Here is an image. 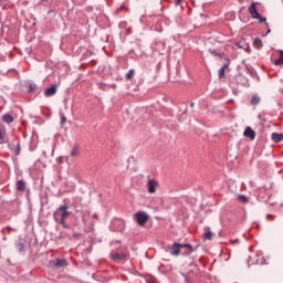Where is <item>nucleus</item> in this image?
<instances>
[{
	"mask_svg": "<svg viewBox=\"0 0 283 283\" xmlns=\"http://www.w3.org/2000/svg\"><path fill=\"white\" fill-rule=\"evenodd\" d=\"M70 207L67 205L60 206L53 213L54 220L57 224H62L64 229H67V223L65 219L69 216H72V212L69 211Z\"/></svg>",
	"mask_w": 283,
	"mask_h": 283,
	"instance_id": "f257e3e1",
	"label": "nucleus"
},
{
	"mask_svg": "<svg viewBox=\"0 0 283 283\" xmlns=\"http://www.w3.org/2000/svg\"><path fill=\"white\" fill-rule=\"evenodd\" d=\"M171 251L170 253L172 255H175L176 258H178V255H180V249H186V253L189 255L190 253H193V251H196V249H198V245H196L195 248L189 244V243H174L171 247H170Z\"/></svg>",
	"mask_w": 283,
	"mask_h": 283,
	"instance_id": "f03ea898",
	"label": "nucleus"
},
{
	"mask_svg": "<svg viewBox=\"0 0 283 283\" xmlns=\"http://www.w3.org/2000/svg\"><path fill=\"white\" fill-rule=\"evenodd\" d=\"M81 218L84 224V231H86V233H92V231H94V219H92L90 210H83Z\"/></svg>",
	"mask_w": 283,
	"mask_h": 283,
	"instance_id": "7ed1b4c3",
	"label": "nucleus"
},
{
	"mask_svg": "<svg viewBox=\"0 0 283 283\" xmlns=\"http://www.w3.org/2000/svg\"><path fill=\"white\" fill-rule=\"evenodd\" d=\"M256 6H260V3L252 2V4L248 9V12H250L252 19H258L260 23H265L266 28H269V23H266V18H263L262 15H260V13L258 12Z\"/></svg>",
	"mask_w": 283,
	"mask_h": 283,
	"instance_id": "20e7f679",
	"label": "nucleus"
},
{
	"mask_svg": "<svg viewBox=\"0 0 283 283\" xmlns=\"http://www.w3.org/2000/svg\"><path fill=\"white\" fill-rule=\"evenodd\" d=\"M134 220L139 227H145L149 221V214H147L145 211H137L134 214Z\"/></svg>",
	"mask_w": 283,
	"mask_h": 283,
	"instance_id": "39448f33",
	"label": "nucleus"
},
{
	"mask_svg": "<svg viewBox=\"0 0 283 283\" xmlns=\"http://www.w3.org/2000/svg\"><path fill=\"white\" fill-rule=\"evenodd\" d=\"M51 265L55 269H61L63 266H67V260L65 259H56L55 261H51Z\"/></svg>",
	"mask_w": 283,
	"mask_h": 283,
	"instance_id": "423d86ee",
	"label": "nucleus"
},
{
	"mask_svg": "<svg viewBox=\"0 0 283 283\" xmlns=\"http://www.w3.org/2000/svg\"><path fill=\"white\" fill-rule=\"evenodd\" d=\"M158 187V182L156 179L148 180V193H156V189Z\"/></svg>",
	"mask_w": 283,
	"mask_h": 283,
	"instance_id": "0eeeda50",
	"label": "nucleus"
},
{
	"mask_svg": "<svg viewBox=\"0 0 283 283\" xmlns=\"http://www.w3.org/2000/svg\"><path fill=\"white\" fill-rule=\"evenodd\" d=\"M243 136H245L247 138H251V140H255V130L251 127H247L243 133Z\"/></svg>",
	"mask_w": 283,
	"mask_h": 283,
	"instance_id": "6e6552de",
	"label": "nucleus"
},
{
	"mask_svg": "<svg viewBox=\"0 0 283 283\" xmlns=\"http://www.w3.org/2000/svg\"><path fill=\"white\" fill-rule=\"evenodd\" d=\"M239 50H249V44L247 43V39L242 38L239 42L235 43Z\"/></svg>",
	"mask_w": 283,
	"mask_h": 283,
	"instance_id": "1a4fd4ad",
	"label": "nucleus"
},
{
	"mask_svg": "<svg viewBox=\"0 0 283 283\" xmlns=\"http://www.w3.org/2000/svg\"><path fill=\"white\" fill-rule=\"evenodd\" d=\"M271 138L274 143H282L283 134L282 133H272Z\"/></svg>",
	"mask_w": 283,
	"mask_h": 283,
	"instance_id": "9d476101",
	"label": "nucleus"
},
{
	"mask_svg": "<svg viewBox=\"0 0 283 283\" xmlns=\"http://www.w3.org/2000/svg\"><path fill=\"white\" fill-rule=\"evenodd\" d=\"M54 94H56V85H53L51 87H48L44 92V96H54Z\"/></svg>",
	"mask_w": 283,
	"mask_h": 283,
	"instance_id": "9b49d317",
	"label": "nucleus"
},
{
	"mask_svg": "<svg viewBox=\"0 0 283 283\" xmlns=\"http://www.w3.org/2000/svg\"><path fill=\"white\" fill-rule=\"evenodd\" d=\"M209 229V227L203 229V231H206L202 235L203 240H211V238H213V232H211Z\"/></svg>",
	"mask_w": 283,
	"mask_h": 283,
	"instance_id": "f8f14e48",
	"label": "nucleus"
},
{
	"mask_svg": "<svg viewBox=\"0 0 283 283\" xmlns=\"http://www.w3.org/2000/svg\"><path fill=\"white\" fill-rule=\"evenodd\" d=\"M3 123H7V125H10L11 123H14V117L10 114H6L2 116Z\"/></svg>",
	"mask_w": 283,
	"mask_h": 283,
	"instance_id": "ddd939ff",
	"label": "nucleus"
},
{
	"mask_svg": "<svg viewBox=\"0 0 283 283\" xmlns=\"http://www.w3.org/2000/svg\"><path fill=\"white\" fill-rule=\"evenodd\" d=\"M125 258H127V254L123 252H117L112 255L113 260H125Z\"/></svg>",
	"mask_w": 283,
	"mask_h": 283,
	"instance_id": "4468645a",
	"label": "nucleus"
},
{
	"mask_svg": "<svg viewBox=\"0 0 283 283\" xmlns=\"http://www.w3.org/2000/svg\"><path fill=\"white\" fill-rule=\"evenodd\" d=\"M262 39L260 38H255L254 41H253V46L256 49V50H262Z\"/></svg>",
	"mask_w": 283,
	"mask_h": 283,
	"instance_id": "2eb2a0df",
	"label": "nucleus"
},
{
	"mask_svg": "<svg viewBox=\"0 0 283 283\" xmlns=\"http://www.w3.org/2000/svg\"><path fill=\"white\" fill-rule=\"evenodd\" d=\"M229 70V64H223V66L219 70V78H224V72Z\"/></svg>",
	"mask_w": 283,
	"mask_h": 283,
	"instance_id": "dca6fc26",
	"label": "nucleus"
},
{
	"mask_svg": "<svg viewBox=\"0 0 283 283\" xmlns=\"http://www.w3.org/2000/svg\"><path fill=\"white\" fill-rule=\"evenodd\" d=\"M17 188H18V191H25V181L18 180L17 181Z\"/></svg>",
	"mask_w": 283,
	"mask_h": 283,
	"instance_id": "f3484780",
	"label": "nucleus"
},
{
	"mask_svg": "<svg viewBox=\"0 0 283 283\" xmlns=\"http://www.w3.org/2000/svg\"><path fill=\"white\" fill-rule=\"evenodd\" d=\"M4 136H6V127L0 126V145H3Z\"/></svg>",
	"mask_w": 283,
	"mask_h": 283,
	"instance_id": "a211bd4d",
	"label": "nucleus"
},
{
	"mask_svg": "<svg viewBox=\"0 0 283 283\" xmlns=\"http://www.w3.org/2000/svg\"><path fill=\"white\" fill-rule=\"evenodd\" d=\"M238 201L243 202V205H247V202H249V197L244 196V195H239L238 196Z\"/></svg>",
	"mask_w": 283,
	"mask_h": 283,
	"instance_id": "6ab92c4d",
	"label": "nucleus"
},
{
	"mask_svg": "<svg viewBox=\"0 0 283 283\" xmlns=\"http://www.w3.org/2000/svg\"><path fill=\"white\" fill-rule=\"evenodd\" d=\"M274 65H283V51H280V59L274 61Z\"/></svg>",
	"mask_w": 283,
	"mask_h": 283,
	"instance_id": "aec40b11",
	"label": "nucleus"
},
{
	"mask_svg": "<svg viewBox=\"0 0 283 283\" xmlns=\"http://www.w3.org/2000/svg\"><path fill=\"white\" fill-rule=\"evenodd\" d=\"M260 103V96L254 95L251 99V105H259Z\"/></svg>",
	"mask_w": 283,
	"mask_h": 283,
	"instance_id": "412c9836",
	"label": "nucleus"
},
{
	"mask_svg": "<svg viewBox=\"0 0 283 283\" xmlns=\"http://www.w3.org/2000/svg\"><path fill=\"white\" fill-rule=\"evenodd\" d=\"M77 155H78V146H74L73 149L71 150V156L74 158Z\"/></svg>",
	"mask_w": 283,
	"mask_h": 283,
	"instance_id": "4be33fe9",
	"label": "nucleus"
},
{
	"mask_svg": "<svg viewBox=\"0 0 283 283\" xmlns=\"http://www.w3.org/2000/svg\"><path fill=\"white\" fill-rule=\"evenodd\" d=\"M134 76V70H129L128 73L126 74V78H132Z\"/></svg>",
	"mask_w": 283,
	"mask_h": 283,
	"instance_id": "5701e85b",
	"label": "nucleus"
},
{
	"mask_svg": "<svg viewBox=\"0 0 283 283\" xmlns=\"http://www.w3.org/2000/svg\"><path fill=\"white\" fill-rule=\"evenodd\" d=\"M65 123H67V118L65 117V115L61 116V125H65Z\"/></svg>",
	"mask_w": 283,
	"mask_h": 283,
	"instance_id": "b1692460",
	"label": "nucleus"
},
{
	"mask_svg": "<svg viewBox=\"0 0 283 283\" xmlns=\"http://www.w3.org/2000/svg\"><path fill=\"white\" fill-rule=\"evenodd\" d=\"M56 163H57L59 165H62V164H63V157H59V158L56 159Z\"/></svg>",
	"mask_w": 283,
	"mask_h": 283,
	"instance_id": "393cba45",
	"label": "nucleus"
},
{
	"mask_svg": "<svg viewBox=\"0 0 283 283\" xmlns=\"http://www.w3.org/2000/svg\"><path fill=\"white\" fill-rule=\"evenodd\" d=\"M210 54H213L214 56H218V52H216V50H210Z\"/></svg>",
	"mask_w": 283,
	"mask_h": 283,
	"instance_id": "a878e982",
	"label": "nucleus"
},
{
	"mask_svg": "<svg viewBox=\"0 0 283 283\" xmlns=\"http://www.w3.org/2000/svg\"><path fill=\"white\" fill-rule=\"evenodd\" d=\"M182 0H175V6H180Z\"/></svg>",
	"mask_w": 283,
	"mask_h": 283,
	"instance_id": "bb28decb",
	"label": "nucleus"
},
{
	"mask_svg": "<svg viewBox=\"0 0 283 283\" xmlns=\"http://www.w3.org/2000/svg\"><path fill=\"white\" fill-rule=\"evenodd\" d=\"M20 151H21V148L18 147L17 150H15L17 156H19Z\"/></svg>",
	"mask_w": 283,
	"mask_h": 283,
	"instance_id": "cd10ccee",
	"label": "nucleus"
},
{
	"mask_svg": "<svg viewBox=\"0 0 283 283\" xmlns=\"http://www.w3.org/2000/svg\"><path fill=\"white\" fill-rule=\"evenodd\" d=\"M232 244H235V242H240V240L239 239H235V240H231L230 241Z\"/></svg>",
	"mask_w": 283,
	"mask_h": 283,
	"instance_id": "c85d7f7f",
	"label": "nucleus"
},
{
	"mask_svg": "<svg viewBox=\"0 0 283 283\" xmlns=\"http://www.w3.org/2000/svg\"><path fill=\"white\" fill-rule=\"evenodd\" d=\"M266 34H271V29H268L266 33L263 34V36H266Z\"/></svg>",
	"mask_w": 283,
	"mask_h": 283,
	"instance_id": "c756f323",
	"label": "nucleus"
},
{
	"mask_svg": "<svg viewBox=\"0 0 283 283\" xmlns=\"http://www.w3.org/2000/svg\"><path fill=\"white\" fill-rule=\"evenodd\" d=\"M250 73H251V74H255V70L251 69V70H250Z\"/></svg>",
	"mask_w": 283,
	"mask_h": 283,
	"instance_id": "7c9ffc66",
	"label": "nucleus"
},
{
	"mask_svg": "<svg viewBox=\"0 0 283 283\" xmlns=\"http://www.w3.org/2000/svg\"><path fill=\"white\" fill-rule=\"evenodd\" d=\"M193 105H196V103H193V102H192V103H190V107H193Z\"/></svg>",
	"mask_w": 283,
	"mask_h": 283,
	"instance_id": "2f4dec72",
	"label": "nucleus"
},
{
	"mask_svg": "<svg viewBox=\"0 0 283 283\" xmlns=\"http://www.w3.org/2000/svg\"><path fill=\"white\" fill-rule=\"evenodd\" d=\"M32 90H34V87L30 86V90H29V92H32Z\"/></svg>",
	"mask_w": 283,
	"mask_h": 283,
	"instance_id": "473e14b6",
	"label": "nucleus"
},
{
	"mask_svg": "<svg viewBox=\"0 0 283 283\" xmlns=\"http://www.w3.org/2000/svg\"><path fill=\"white\" fill-rule=\"evenodd\" d=\"M268 218H271V214H268Z\"/></svg>",
	"mask_w": 283,
	"mask_h": 283,
	"instance_id": "72a5a7b5",
	"label": "nucleus"
},
{
	"mask_svg": "<svg viewBox=\"0 0 283 283\" xmlns=\"http://www.w3.org/2000/svg\"><path fill=\"white\" fill-rule=\"evenodd\" d=\"M42 1H48V0H42Z\"/></svg>",
	"mask_w": 283,
	"mask_h": 283,
	"instance_id": "f704fd0d",
	"label": "nucleus"
}]
</instances>
